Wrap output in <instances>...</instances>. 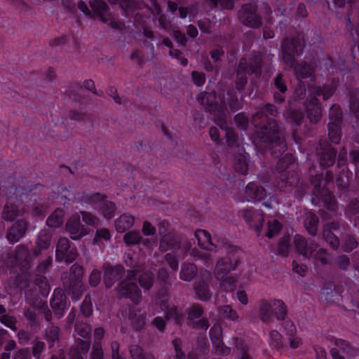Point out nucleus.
<instances>
[{"instance_id":"1","label":"nucleus","mask_w":359,"mask_h":359,"mask_svg":"<svg viewBox=\"0 0 359 359\" xmlns=\"http://www.w3.org/2000/svg\"><path fill=\"white\" fill-rule=\"evenodd\" d=\"M277 114L276 107L268 103L258 107L252 118V123L256 128H260L257 132V138L266 144L271 155L276 158L282 156L287 149L283 128L276 120L268 118V115L275 117Z\"/></svg>"},{"instance_id":"2","label":"nucleus","mask_w":359,"mask_h":359,"mask_svg":"<svg viewBox=\"0 0 359 359\" xmlns=\"http://www.w3.org/2000/svg\"><path fill=\"white\" fill-rule=\"evenodd\" d=\"M217 95L215 91L210 93L203 92L198 97V101L205 109L214 116L217 126L221 128H226L227 111L223 104H218L216 101Z\"/></svg>"},{"instance_id":"3","label":"nucleus","mask_w":359,"mask_h":359,"mask_svg":"<svg viewBox=\"0 0 359 359\" xmlns=\"http://www.w3.org/2000/svg\"><path fill=\"white\" fill-rule=\"evenodd\" d=\"M275 185L280 191L291 193L298 198L305 194V185L299 181V175L295 171L279 173Z\"/></svg>"},{"instance_id":"4","label":"nucleus","mask_w":359,"mask_h":359,"mask_svg":"<svg viewBox=\"0 0 359 359\" xmlns=\"http://www.w3.org/2000/svg\"><path fill=\"white\" fill-rule=\"evenodd\" d=\"M81 201L93 206H96L98 212L107 219L114 217L116 211V204L109 200L105 194L95 193L93 194H83Z\"/></svg>"},{"instance_id":"5","label":"nucleus","mask_w":359,"mask_h":359,"mask_svg":"<svg viewBox=\"0 0 359 359\" xmlns=\"http://www.w3.org/2000/svg\"><path fill=\"white\" fill-rule=\"evenodd\" d=\"M83 269L78 264H74L71 266L69 273H66L62 275L65 289L76 298H79L83 291Z\"/></svg>"},{"instance_id":"6","label":"nucleus","mask_w":359,"mask_h":359,"mask_svg":"<svg viewBox=\"0 0 359 359\" xmlns=\"http://www.w3.org/2000/svg\"><path fill=\"white\" fill-rule=\"evenodd\" d=\"M224 248L226 251V256L217 260L214 270V275L217 280H221L226 276L231 271L236 270L238 264V258L234 256L237 249L231 245H225Z\"/></svg>"},{"instance_id":"7","label":"nucleus","mask_w":359,"mask_h":359,"mask_svg":"<svg viewBox=\"0 0 359 359\" xmlns=\"http://www.w3.org/2000/svg\"><path fill=\"white\" fill-rule=\"evenodd\" d=\"M134 269L128 270L126 278L119 284V294L126 298H129L135 304H139L142 299L141 290L133 281L134 277L140 271V267L133 266Z\"/></svg>"},{"instance_id":"8","label":"nucleus","mask_w":359,"mask_h":359,"mask_svg":"<svg viewBox=\"0 0 359 359\" xmlns=\"http://www.w3.org/2000/svg\"><path fill=\"white\" fill-rule=\"evenodd\" d=\"M304 46L303 39L299 37L286 39L283 41V60L287 66L294 65V56L303 53Z\"/></svg>"},{"instance_id":"9","label":"nucleus","mask_w":359,"mask_h":359,"mask_svg":"<svg viewBox=\"0 0 359 359\" xmlns=\"http://www.w3.org/2000/svg\"><path fill=\"white\" fill-rule=\"evenodd\" d=\"M38 257L34 255V250L30 251L25 244H20L15 248L13 254H8V258L12 259L11 264H6L7 266L18 265L22 268L27 269L33 260Z\"/></svg>"},{"instance_id":"10","label":"nucleus","mask_w":359,"mask_h":359,"mask_svg":"<svg viewBox=\"0 0 359 359\" xmlns=\"http://www.w3.org/2000/svg\"><path fill=\"white\" fill-rule=\"evenodd\" d=\"M187 324L195 329L207 330L209 326V320L207 318H200L204 313V309L199 304H193L187 309Z\"/></svg>"},{"instance_id":"11","label":"nucleus","mask_w":359,"mask_h":359,"mask_svg":"<svg viewBox=\"0 0 359 359\" xmlns=\"http://www.w3.org/2000/svg\"><path fill=\"white\" fill-rule=\"evenodd\" d=\"M79 253L75 247H71L69 241L65 237L58 239L56 245L55 259L57 262L65 261L67 263L74 262Z\"/></svg>"},{"instance_id":"12","label":"nucleus","mask_w":359,"mask_h":359,"mask_svg":"<svg viewBox=\"0 0 359 359\" xmlns=\"http://www.w3.org/2000/svg\"><path fill=\"white\" fill-rule=\"evenodd\" d=\"M238 18L243 25L252 28L259 27L262 24L257 13V6L251 3L242 6L238 11Z\"/></svg>"},{"instance_id":"13","label":"nucleus","mask_w":359,"mask_h":359,"mask_svg":"<svg viewBox=\"0 0 359 359\" xmlns=\"http://www.w3.org/2000/svg\"><path fill=\"white\" fill-rule=\"evenodd\" d=\"M29 227V222L26 219L16 220L6 232V238L11 244H14L22 238Z\"/></svg>"},{"instance_id":"14","label":"nucleus","mask_w":359,"mask_h":359,"mask_svg":"<svg viewBox=\"0 0 359 359\" xmlns=\"http://www.w3.org/2000/svg\"><path fill=\"white\" fill-rule=\"evenodd\" d=\"M25 299L27 304L37 309L40 314H41L47 322H50L53 318L52 311L49 309L46 302L43 301L38 296L34 295L30 290L25 292Z\"/></svg>"},{"instance_id":"15","label":"nucleus","mask_w":359,"mask_h":359,"mask_svg":"<svg viewBox=\"0 0 359 359\" xmlns=\"http://www.w3.org/2000/svg\"><path fill=\"white\" fill-rule=\"evenodd\" d=\"M241 66H243V72L246 75L254 74L255 77H259L262 74V58L259 55L241 58L237 68H240Z\"/></svg>"},{"instance_id":"16","label":"nucleus","mask_w":359,"mask_h":359,"mask_svg":"<svg viewBox=\"0 0 359 359\" xmlns=\"http://www.w3.org/2000/svg\"><path fill=\"white\" fill-rule=\"evenodd\" d=\"M293 243L298 253L307 259H311L318 248V244L314 240L308 241L300 235L294 236Z\"/></svg>"},{"instance_id":"17","label":"nucleus","mask_w":359,"mask_h":359,"mask_svg":"<svg viewBox=\"0 0 359 359\" xmlns=\"http://www.w3.org/2000/svg\"><path fill=\"white\" fill-rule=\"evenodd\" d=\"M104 275L103 282L106 287L110 288L125 273L124 268L121 266H112L109 263L103 265Z\"/></svg>"},{"instance_id":"18","label":"nucleus","mask_w":359,"mask_h":359,"mask_svg":"<svg viewBox=\"0 0 359 359\" xmlns=\"http://www.w3.org/2000/svg\"><path fill=\"white\" fill-rule=\"evenodd\" d=\"M65 227L73 240H79L88 233V229L81 224L79 215L72 216L67 222Z\"/></svg>"},{"instance_id":"19","label":"nucleus","mask_w":359,"mask_h":359,"mask_svg":"<svg viewBox=\"0 0 359 359\" xmlns=\"http://www.w3.org/2000/svg\"><path fill=\"white\" fill-rule=\"evenodd\" d=\"M222 329L219 324H215L210 330V337L218 354L227 355L231 352V348L225 346L222 340Z\"/></svg>"},{"instance_id":"20","label":"nucleus","mask_w":359,"mask_h":359,"mask_svg":"<svg viewBox=\"0 0 359 359\" xmlns=\"http://www.w3.org/2000/svg\"><path fill=\"white\" fill-rule=\"evenodd\" d=\"M238 214L257 232L260 231L264 222L263 215L261 212L245 208L241 210Z\"/></svg>"},{"instance_id":"21","label":"nucleus","mask_w":359,"mask_h":359,"mask_svg":"<svg viewBox=\"0 0 359 359\" xmlns=\"http://www.w3.org/2000/svg\"><path fill=\"white\" fill-rule=\"evenodd\" d=\"M50 306L57 318L63 316L67 306V297L62 290L57 288L54 290Z\"/></svg>"},{"instance_id":"22","label":"nucleus","mask_w":359,"mask_h":359,"mask_svg":"<svg viewBox=\"0 0 359 359\" xmlns=\"http://www.w3.org/2000/svg\"><path fill=\"white\" fill-rule=\"evenodd\" d=\"M181 248V238L175 233L170 232L165 234L160 241L159 249L163 251L171 250L176 252Z\"/></svg>"},{"instance_id":"23","label":"nucleus","mask_w":359,"mask_h":359,"mask_svg":"<svg viewBox=\"0 0 359 359\" xmlns=\"http://www.w3.org/2000/svg\"><path fill=\"white\" fill-rule=\"evenodd\" d=\"M337 152L330 145L320 143V149L318 151V161L320 166L330 167L334 165L336 161Z\"/></svg>"},{"instance_id":"24","label":"nucleus","mask_w":359,"mask_h":359,"mask_svg":"<svg viewBox=\"0 0 359 359\" xmlns=\"http://www.w3.org/2000/svg\"><path fill=\"white\" fill-rule=\"evenodd\" d=\"M304 105L311 122L318 121L321 117V108L318 99L311 95L306 100Z\"/></svg>"},{"instance_id":"25","label":"nucleus","mask_w":359,"mask_h":359,"mask_svg":"<svg viewBox=\"0 0 359 359\" xmlns=\"http://www.w3.org/2000/svg\"><path fill=\"white\" fill-rule=\"evenodd\" d=\"M90 342L87 340L78 339L69 349V359H85L90 350Z\"/></svg>"},{"instance_id":"26","label":"nucleus","mask_w":359,"mask_h":359,"mask_svg":"<svg viewBox=\"0 0 359 359\" xmlns=\"http://www.w3.org/2000/svg\"><path fill=\"white\" fill-rule=\"evenodd\" d=\"M290 67L294 68V72L298 81L308 78H309L311 81H316L315 70L311 65L307 64L306 62L297 64L295 62L294 66Z\"/></svg>"},{"instance_id":"27","label":"nucleus","mask_w":359,"mask_h":359,"mask_svg":"<svg viewBox=\"0 0 359 359\" xmlns=\"http://www.w3.org/2000/svg\"><path fill=\"white\" fill-rule=\"evenodd\" d=\"M25 208H20L13 203L7 202L1 211V219L6 222H13L17 217L25 215Z\"/></svg>"},{"instance_id":"28","label":"nucleus","mask_w":359,"mask_h":359,"mask_svg":"<svg viewBox=\"0 0 359 359\" xmlns=\"http://www.w3.org/2000/svg\"><path fill=\"white\" fill-rule=\"evenodd\" d=\"M89 5L93 13L104 23H108L110 14L109 7L103 0H90Z\"/></svg>"},{"instance_id":"29","label":"nucleus","mask_w":359,"mask_h":359,"mask_svg":"<svg viewBox=\"0 0 359 359\" xmlns=\"http://www.w3.org/2000/svg\"><path fill=\"white\" fill-rule=\"evenodd\" d=\"M195 237L198 241V245L203 249L210 252H217V246L212 243L210 234L202 229H198L195 232Z\"/></svg>"},{"instance_id":"30","label":"nucleus","mask_w":359,"mask_h":359,"mask_svg":"<svg viewBox=\"0 0 359 359\" xmlns=\"http://www.w3.org/2000/svg\"><path fill=\"white\" fill-rule=\"evenodd\" d=\"M245 195L248 201H260L266 198L267 192L264 187L250 183L245 188Z\"/></svg>"},{"instance_id":"31","label":"nucleus","mask_w":359,"mask_h":359,"mask_svg":"<svg viewBox=\"0 0 359 359\" xmlns=\"http://www.w3.org/2000/svg\"><path fill=\"white\" fill-rule=\"evenodd\" d=\"M273 299H262L259 304V317L265 323H270L273 321Z\"/></svg>"},{"instance_id":"32","label":"nucleus","mask_w":359,"mask_h":359,"mask_svg":"<svg viewBox=\"0 0 359 359\" xmlns=\"http://www.w3.org/2000/svg\"><path fill=\"white\" fill-rule=\"evenodd\" d=\"M194 289L197 297L201 301H208L212 297V292L207 280L200 279L194 285Z\"/></svg>"},{"instance_id":"33","label":"nucleus","mask_w":359,"mask_h":359,"mask_svg":"<svg viewBox=\"0 0 359 359\" xmlns=\"http://www.w3.org/2000/svg\"><path fill=\"white\" fill-rule=\"evenodd\" d=\"M198 274L196 265L192 263H183L180 271V278L184 281H191Z\"/></svg>"},{"instance_id":"34","label":"nucleus","mask_w":359,"mask_h":359,"mask_svg":"<svg viewBox=\"0 0 359 359\" xmlns=\"http://www.w3.org/2000/svg\"><path fill=\"white\" fill-rule=\"evenodd\" d=\"M336 90L333 84H325L323 86H313L310 88L311 93L316 96H323L324 100L329 99Z\"/></svg>"},{"instance_id":"35","label":"nucleus","mask_w":359,"mask_h":359,"mask_svg":"<svg viewBox=\"0 0 359 359\" xmlns=\"http://www.w3.org/2000/svg\"><path fill=\"white\" fill-rule=\"evenodd\" d=\"M51 235L46 230L41 231L36 239V248L34 249V255H39L42 250L48 249L50 245Z\"/></svg>"},{"instance_id":"36","label":"nucleus","mask_w":359,"mask_h":359,"mask_svg":"<svg viewBox=\"0 0 359 359\" xmlns=\"http://www.w3.org/2000/svg\"><path fill=\"white\" fill-rule=\"evenodd\" d=\"M274 85L277 91H275L273 97L276 102L281 103L285 100L284 94L287 91V88L285 85V82L283 79V75L279 74L274 79Z\"/></svg>"},{"instance_id":"37","label":"nucleus","mask_w":359,"mask_h":359,"mask_svg":"<svg viewBox=\"0 0 359 359\" xmlns=\"http://www.w3.org/2000/svg\"><path fill=\"white\" fill-rule=\"evenodd\" d=\"M123 241L128 246L140 243L147 245L149 243V239L142 238L140 233L136 231H130L126 233L123 236Z\"/></svg>"},{"instance_id":"38","label":"nucleus","mask_w":359,"mask_h":359,"mask_svg":"<svg viewBox=\"0 0 359 359\" xmlns=\"http://www.w3.org/2000/svg\"><path fill=\"white\" fill-rule=\"evenodd\" d=\"M232 341L238 353L237 359H253L248 353L249 347L248 344L242 338L233 337Z\"/></svg>"},{"instance_id":"39","label":"nucleus","mask_w":359,"mask_h":359,"mask_svg":"<svg viewBox=\"0 0 359 359\" xmlns=\"http://www.w3.org/2000/svg\"><path fill=\"white\" fill-rule=\"evenodd\" d=\"M130 357L128 359H156L155 355L146 353L138 344H131L128 346Z\"/></svg>"},{"instance_id":"40","label":"nucleus","mask_w":359,"mask_h":359,"mask_svg":"<svg viewBox=\"0 0 359 359\" xmlns=\"http://www.w3.org/2000/svg\"><path fill=\"white\" fill-rule=\"evenodd\" d=\"M134 224V217L128 215L123 214L120 216L115 222V226L117 231L123 233L130 229Z\"/></svg>"},{"instance_id":"41","label":"nucleus","mask_w":359,"mask_h":359,"mask_svg":"<svg viewBox=\"0 0 359 359\" xmlns=\"http://www.w3.org/2000/svg\"><path fill=\"white\" fill-rule=\"evenodd\" d=\"M233 168L236 172L241 175H247L249 168L248 156L243 154L236 155L233 161Z\"/></svg>"},{"instance_id":"42","label":"nucleus","mask_w":359,"mask_h":359,"mask_svg":"<svg viewBox=\"0 0 359 359\" xmlns=\"http://www.w3.org/2000/svg\"><path fill=\"white\" fill-rule=\"evenodd\" d=\"M318 217L311 212L306 214L304 219V227L311 236H316L318 231Z\"/></svg>"},{"instance_id":"43","label":"nucleus","mask_w":359,"mask_h":359,"mask_svg":"<svg viewBox=\"0 0 359 359\" xmlns=\"http://www.w3.org/2000/svg\"><path fill=\"white\" fill-rule=\"evenodd\" d=\"M190 255L196 261L201 260L203 264L206 267H210L212 265L213 258L209 252L200 251L197 248H194L191 250Z\"/></svg>"},{"instance_id":"44","label":"nucleus","mask_w":359,"mask_h":359,"mask_svg":"<svg viewBox=\"0 0 359 359\" xmlns=\"http://www.w3.org/2000/svg\"><path fill=\"white\" fill-rule=\"evenodd\" d=\"M64 211L62 209H56L47 219L46 224L51 228H58L64 222Z\"/></svg>"},{"instance_id":"45","label":"nucleus","mask_w":359,"mask_h":359,"mask_svg":"<svg viewBox=\"0 0 359 359\" xmlns=\"http://www.w3.org/2000/svg\"><path fill=\"white\" fill-rule=\"evenodd\" d=\"M129 319L133 327L135 330H140L145 325L146 314L141 313L140 312L137 313L136 311H130L129 314Z\"/></svg>"},{"instance_id":"46","label":"nucleus","mask_w":359,"mask_h":359,"mask_svg":"<svg viewBox=\"0 0 359 359\" xmlns=\"http://www.w3.org/2000/svg\"><path fill=\"white\" fill-rule=\"evenodd\" d=\"M273 315L278 320H285L287 316V308L285 304L280 299H273Z\"/></svg>"},{"instance_id":"47","label":"nucleus","mask_w":359,"mask_h":359,"mask_svg":"<svg viewBox=\"0 0 359 359\" xmlns=\"http://www.w3.org/2000/svg\"><path fill=\"white\" fill-rule=\"evenodd\" d=\"M34 285L39 287L42 296H48L50 290V286L46 277L41 275L35 276Z\"/></svg>"},{"instance_id":"48","label":"nucleus","mask_w":359,"mask_h":359,"mask_svg":"<svg viewBox=\"0 0 359 359\" xmlns=\"http://www.w3.org/2000/svg\"><path fill=\"white\" fill-rule=\"evenodd\" d=\"M219 311L222 317L233 322H238L240 316L231 305H224L219 307Z\"/></svg>"},{"instance_id":"49","label":"nucleus","mask_w":359,"mask_h":359,"mask_svg":"<svg viewBox=\"0 0 359 359\" xmlns=\"http://www.w3.org/2000/svg\"><path fill=\"white\" fill-rule=\"evenodd\" d=\"M166 318L168 320H174L177 325H182L184 320V316L182 310L176 306H173L168 310L166 313Z\"/></svg>"},{"instance_id":"50","label":"nucleus","mask_w":359,"mask_h":359,"mask_svg":"<svg viewBox=\"0 0 359 359\" xmlns=\"http://www.w3.org/2000/svg\"><path fill=\"white\" fill-rule=\"evenodd\" d=\"M138 280L140 285L144 290H149L154 284V275L151 271H146L139 276Z\"/></svg>"},{"instance_id":"51","label":"nucleus","mask_w":359,"mask_h":359,"mask_svg":"<svg viewBox=\"0 0 359 359\" xmlns=\"http://www.w3.org/2000/svg\"><path fill=\"white\" fill-rule=\"evenodd\" d=\"M60 328L55 325H50L45 330V338L52 347L53 344L59 340Z\"/></svg>"},{"instance_id":"52","label":"nucleus","mask_w":359,"mask_h":359,"mask_svg":"<svg viewBox=\"0 0 359 359\" xmlns=\"http://www.w3.org/2000/svg\"><path fill=\"white\" fill-rule=\"evenodd\" d=\"M340 125L331 123L327 125L329 138L334 144H338L341 140Z\"/></svg>"},{"instance_id":"53","label":"nucleus","mask_w":359,"mask_h":359,"mask_svg":"<svg viewBox=\"0 0 359 359\" xmlns=\"http://www.w3.org/2000/svg\"><path fill=\"white\" fill-rule=\"evenodd\" d=\"M36 310H37V309L34 308L33 306H31L29 307H26L24 309V316L25 317L28 323L32 327L39 325V322Z\"/></svg>"},{"instance_id":"54","label":"nucleus","mask_w":359,"mask_h":359,"mask_svg":"<svg viewBox=\"0 0 359 359\" xmlns=\"http://www.w3.org/2000/svg\"><path fill=\"white\" fill-rule=\"evenodd\" d=\"M323 180V176L322 174L316 175L311 177V182L314 188L313 194L318 197L323 196V193L327 192L326 190H325L323 188H321V183Z\"/></svg>"},{"instance_id":"55","label":"nucleus","mask_w":359,"mask_h":359,"mask_svg":"<svg viewBox=\"0 0 359 359\" xmlns=\"http://www.w3.org/2000/svg\"><path fill=\"white\" fill-rule=\"evenodd\" d=\"M269 335V344L272 348L279 350L284 347L285 344L283 341V337L278 331L272 330L270 332Z\"/></svg>"},{"instance_id":"56","label":"nucleus","mask_w":359,"mask_h":359,"mask_svg":"<svg viewBox=\"0 0 359 359\" xmlns=\"http://www.w3.org/2000/svg\"><path fill=\"white\" fill-rule=\"evenodd\" d=\"M294 162V157L290 154H285L280 158L276 165V170L278 173L285 172L287 168Z\"/></svg>"},{"instance_id":"57","label":"nucleus","mask_w":359,"mask_h":359,"mask_svg":"<svg viewBox=\"0 0 359 359\" xmlns=\"http://www.w3.org/2000/svg\"><path fill=\"white\" fill-rule=\"evenodd\" d=\"M323 235L324 239L333 250H337L339 248V239L327 227L323 229Z\"/></svg>"},{"instance_id":"58","label":"nucleus","mask_w":359,"mask_h":359,"mask_svg":"<svg viewBox=\"0 0 359 359\" xmlns=\"http://www.w3.org/2000/svg\"><path fill=\"white\" fill-rule=\"evenodd\" d=\"M248 83L247 75L243 72V66L236 69V88L238 91L243 90Z\"/></svg>"},{"instance_id":"59","label":"nucleus","mask_w":359,"mask_h":359,"mask_svg":"<svg viewBox=\"0 0 359 359\" xmlns=\"http://www.w3.org/2000/svg\"><path fill=\"white\" fill-rule=\"evenodd\" d=\"M92 328L91 327L85 323L79 322L75 325L76 333L82 337L83 338H88L91 334Z\"/></svg>"},{"instance_id":"60","label":"nucleus","mask_w":359,"mask_h":359,"mask_svg":"<svg viewBox=\"0 0 359 359\" xmlns=\"http://www.w3.org/2000/svg\"><path fill=\"white\" fill-rule=\"evenodd\" d=\"M227 103L230 109L233 112H235L243 107L242 101L239 100L238 97L232 93H228Z\"/></svg>"},{"instance_id":"61","label":"nucleus","mask_w":359,"mask_h":359,"mask_svg":"<svg viewBox=\"0 0 359 359\" xmlns=\"http://www.w3.org/2000/svg\"><path fill=\"white\" fill-rule=\"evenodd\" d=\"M341 110L338 105L334 104L330 109V120L331 123L341 124Z\"/></svg>"},{"instance_id":"62","label":"nucleus","mask_w":359,"mask_h":359,"mask_svg":"<svg viewBox=\"0 0 359 359\" xmlns=\"http://www.w3.org/2000/svg\"><path fill=\"white\" fill-rule=\"evenodd\" d=\"M218 280L221 287L226 291H233L236 289V280L232 276H226Z\"/></svg>"},{"instance_id":"63","label":"nucleus","mask_w":359,"mask_h":359,"mask_svg":"<svg viewBox=\"0 0 359 359\" xmlns=\"http://www.w3.org/2000/svg\"><path fill=\"white\" fill-rule=\"evenodd\" d=\"M290 249V238L287 236L282 237L278 242V252L281 256L285 257L288 255Z\"/></svg>"},{"instance_id":"64","label":"nucleus","mask_w":359,"mask_h":359,"mask_svg":"<svg viewBox=\"0 0 359 359\" xmlns=\"http://www.w3.org/2000/svg\"><path fill=\"white\" fill-rule=\"evenodd\" d=\"M351 109L359 121V91H355L351 97Z\"/></svg>"}]
</instances>
